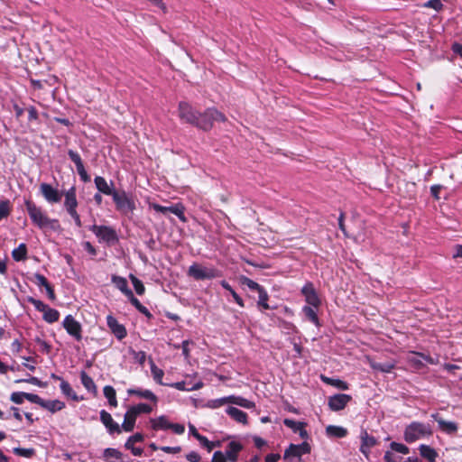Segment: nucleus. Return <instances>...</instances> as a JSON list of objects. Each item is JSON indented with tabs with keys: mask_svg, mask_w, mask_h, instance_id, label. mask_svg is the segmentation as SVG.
I'll use <instances>...</instances> for the list:
<instances>
[{
	"mask_svg": "<svg viewBox=\"0 0 462 462\" xmlns=\"http://www.w3.org/2000/svg\"><path fill=\"white\" fill-rule=\"evenodd\" d=\"M26 210L29 214L30 218L39 228L54 227V224L58 221L56 219L49 218L42 210L41 208L37 207L31 201L25 202Z\"/></svg>",
	"mask_w": 462,
	"mask_h": 462,
	"instance_id": "1",
	"label": "nucleus"
},
{
	"mask_svg": "<svg viewBox=\"0 0 462 462\" xmlns=\"http://www.w3.org/2000/svg\"><path fill=\"white\" fill-rule=\"evenodd\" d=\"M432 430L430 424L419 421H413L409 424L404 430V439L408 443H412L425 436H431Z\"/></svg>",
	"mask_w": 462,
	"mask_h": 462,
	"instance_id": "2",
	"label": "nucleus"
},
{
	"mask_svg": "<svg viewBox=\"0 0 462 462\" xmlns=\"http://www.w3.org/2000/svg\"><path fill=\"white\" fill-rule=\"evenodd\" d=\"M226 116L216 108H208L204 113H199L195 126L204 131L212 128L214 122H225Z\"/></svg>",
	"mask_w": 462,
	"mask_h": 462,
	"instance_id": "3",
	"label": "nucleus"
},
{
	"mask_svg": "<svg viewBox=\"0 0 462 462\" xmlns=\"http://www.w3.org/2000/svg\"><path fill=\"white\" fill-rule=\"evenodd\" d=\"M113 200L116 204V209L124 215L133 213L135 209V203L134 199L125 191H116L113 196Z\"/></svg>",
	"mask_w": 462,
	"mask_h": 462,
	"instance_id": "4",
	"label": "nucleus"
},
{
	"mask_svg": "<svg viewBox=\"0 0 462 462\" xmlns=\"http://www.w3.org/2000/svg\"><path fill=\"white\" fill-rule=\"evenodd\" d=\"M188 274L195 280H209L221 276V273L215 268H208L194 263L189 266Z\"/></svg>",
	"mask_w": 462,
	"mask_h": 462,
	"instance_id": "5",
	"label": "nucleus"
},
{
	"mask_svg": "<svg viewBox=\"0 0 462 462\" xmlns=\"http://www.w3.org/2000/svg\"><path fill=\"white\" fill-rule=\"evenodd\" d=\"M89 229L98 237L99 241L107 244H114L118 241L117 234L111 226L93 225Z\"/></svg>",
	"mask_w": 462,
	"mask_h": 462,
	"instance_id": "6",
	"label": "nucleus"
},
{
	"mask_svg": "<svg viewBox=\"0 0 462 462\" xmlns=\"http://www.w3.org/2000/svg\"><path fill=\"white\" fill-rule=\"evenodd\" d=\"M62 326L67 333L73 337L77 341L82 339V326L72 315H67L62 321Z\"/></svg>",
	"mask_w": 462,
	"mask_h": 462,
	"instance_id": "7",
	"label": "nucleus"
},
{
	"mask_svg": "<svg viewBox=\"0 0 462 462\" xmlns=\"http://www.w3.org/2000/svg\"><path fill=\"white\" fill-rule=\"evenodd\" d=\"M199 112L194 110L192 106L187 102H180L179 104V116L181 120L192 125H196Z\"/></svg>",
	"mask_w": 462,
	"mask_h": 462,
	"instance_id": "8",
	"label": "nucleus"
},
{
	"mask_svg": "<svg viewBox=\"0 0 462 462\" xmlns=\"http://www.w3.org/2000/svg\"><path fill=\"white\" fill-rule=\"evenodd\" d=\"M360 452L365 457V458H369L371 448L377 445V439L370 435L366 430L363 429L360 433Z\"/></svg>",
	"mask_w": 462,
	"mask_h": 462,
	"instance_id": "9",
	"label": "nucleus"
},
{
	"mask_svg": "<svg viewBox=\"0 0 462 462\" xmlns=\"http://www.w3.org/2000/svg\"><path fill=\"white\" fill-rule=\"evenodd\" d=\"M352 400V397L345 393H337L328 398V405L333 411H339L343 410L348 402Z\"/></svg>",
	"mask_w": 462,
	"mask_h": 462,
	"instance_id": "10",
	"label": "nucleus"
},
{
	"mask_svg": "<svg viewBox=\"0 0 462 462\" xmlns=\"http://www.w3.org/2000/svg\"><path fill=\"white\" fill-rule=\"evenodd\" d=\"M301 293L305 297V300L308 303L307 306H311L314 308H319L320 306V299L312 283H307L304 285L301 289Z\"/></svg>",
	"mask_w": 462,
	"mask_h": 462,
	"instance_id": "11",
	"label": "nucleus"
},
{
	"mask_svg": "<svg viewBox=\"0 0 462 462\" xmlns=\"http://www.w3.org/2000/svg\"><path fill=\"white\" fill-rule=\"evenodd\" d=\"M106 324L111 332L115 335V337L118 340L124 339L126 335L127 331L124 325L120 324L117 319L113 317L112 315H108L106 317Z\"/></svg>",
	"mask_w": 462,
	"mask_h": 462,
	"instance_id": "12",
	"label": "nucleus"
},
{
	"mask_svg": "<svg viewBox=\"0 0 462 462\" xmlns=\"http://www.w3.org/2000/svg\"><path fill=\"white\" fill-rule=\"evenodd\" d=\"M41 193L49 203H58L61 199V194L51 184L42 183L40 186Z\"/></svg>",
	"mask_w": 462,
	"mask_h": 462,
	"instance_id": "13",
	"label": "nucleus"
},
{
	"mask_svg": "<svg viewBox=\"0 0 462 462\" xmlns=\"http://www.w3.org/2000/svg\"><path fill=\"white\" fill-rule=\"evenodd\" d=\"M431 418L438 422L439 430L448 435H454L458 430V426L454 421H447L441 418L439 413L431 414Z\"/></svg>",
	"mask_w": 462,
	"mask_h": 462,
	"instance_id": "14",
	"label": "nucleus"
},
{
	"mask_svg": "<svg viewBox=\"0 0 462 462\" xmlns=\"http://www.w3.org/2000/svg\"><path fill=\"white\" fill-rule=\"evenodd\" d=\"M100 420L106 426L110 434L121 433V428L119 424L114 421L111 414L106 411L105 410H102L100 411Z\"/></svg>",
	"mask_w": 462,
	"mask_h": 462,
	"instance_id": "15",
	"label": "nucleus"
},
{
	"mask_svg": "<svg viewBox=\"0 0 462 462\" xmlns=\"http://www.w3.org/2000/svg\"><path fill=\"white\" fill-rule=\"evenodd\" d=\"M310 452V446L307 442H303L300 445L291 444L290 447L285 450L284 458L290 456L300 457L303 454Z\"/></svg>",
	"mask_w": 462,
	"mask_h": 462,
	"instance_id": "16",
	"label": "nucleus"
},
{
	"mask_svg": "<svg viewBox=\"0 0 462 462\" xmlns=\"http://www.w3.org/2000/svg\"><path fill=\"white\" fill-rule=\"evenodd\" d=\"M283 424L292 430L293 432L298 433L301 439H308L309 434L305 430L306 423L296 421L291 419H284Z\"/></svg>",
	"mask_w": 462,
	"mask_h": 462,
	"instance_id": "17",
	"label": "nucleus"
},
{
	"mask_svg": "<svg viewBox=\"0 0 462 462\" xmlns=\"http://www.w3.org/2000/svg\"><path fill=\"white\" fill-rule=\"evenodd\" d=\"M64 207L67 212L75 210L78 207L76 188L71 187L65 192Z\"/></svg>",
	"mask_w": 462,
	"mask_h": 462,
	"instance_id": "18",
	"label": "nucleus"
},
{
	"mask_svg": "<svg viewBox=\"0 0 462 462\" xmlns=\"http://www.w3.org/2000/svg\"><path fill=\"white\" fill-rule=\"evenodd\" d=\"M96 188L100 193L105 195L113 196V194L116 191L112 188L113 182L108 184L105 178L101 176H97L94 180Z\"/></svg>",
	"mask_w": 462,
	"mask_h": 462,
	"instance_id": "19",
	"label": "nucleus"
},
{
	"mask_svg": "<svg viewBox=\"0 0 462 462\" xmlns=\"http://www.w3.org/2000/svg\"><path fill=\"white\" fill-rule=\"evenodd\" d=\"M243 446L241 443L237 441H231L228 443L226 450V456L228 460L231 462H236L238 457V453L242 450Z\"/></svg>",
	"mask_w": 462,
	"mask_h": 462,
	"instance_id": "20",
	"label": "nucleus"
},
{
	"mask_svg": "<svg viewBox=\"0 0 462 462\" xmlns=\"http://www.w3.org/2000/svg\"><path fill=\"white\" fill-rule=\"evenodd\" d=\"M226 412L236 422L242 424L247 423V414L243 411L236 407L229 406L226 409Z\"/></svg>",
	"mask_w": 462,
	"mask_h": 462,
	"instance_id": "21",
	"label": "nucleus"
},
{
	"mask_svg": "<svg viewBox=\"0 0 462 462\" xmlns=\"http://www.w3.org/2000/svg\"><path fill=\"white\" fill-rule=\"evenodd\" d=\"M136 418L137 414L134 413L132 408L130 407L124 417V422L122 424L123 430L127 432L133 431Z\"/></svg>",
	"mask_w": 462,
	"mask_h": 462,
	"instance_id": "22",
	"label": "nucleus"
},
{
	"mask_svg": "<svg viewBox=\"0 0 462 462\" xmlns=\"http://www.w3.org/2000/svg\"><path fill=\"white\" fill-rule=\"evenodd\" d=\"M112 282L116 287L120 290L126 297L132 296L133 291L128 288V283L125 278L113 275Z\"/></svg>",
	"mask_w": 462,
	"mask_h": 462,
	"instance_id": "23",
	"label": "nucleus"
},
{
	"mask_svg": "<svg viewBox=\"0 0 462 462\" xmlns=\"http://www.w3.org/2000/svg\"><path fill=\"white\" fill-rule=\"evenodd\" d=\"M420 456L429 462H435L438 457L437 451L430 446L421 444L419 447Z\"/></svg>",
	"mask_w": 462,
	"mask_h": 462,
	"instance_id": "24",
	"label": "nucleus"
},
{
	"mask_svg": "<svg viewBox=\"0 0 462 462\" xmlns=\"http://www.w3.org/2000/svg\"><path fill=\"white\" fill-rule=\"evenodd\" d=\"M326 434L330 438H345L347 435V430L336 425H328L326 428Z\"/></svg>",
	"mask_w": 462,
	"mask_h": 462,
	"instance_id": "25",
	"label": "nucleus"
},
{
	"mask_svg": "<svg viewBox=\"0 0 462 462\" xmlns=\"http://www.w3.org/2000/svg\"><path fill=\"white\" fill-rule=\"evenodd\" d=\"M318 309L319 308H314L311 306H304L302 308V312L309 321L312 322L315 326L319 327V319L317 315Z\"/></svg>",
	"mask_w": 462,
	"mask_h": 462,
	"instance_id": "26",
	"label": "nucleus"
},
{
	"mask_svg": "<svg viewBox=\"0 0 462 462\" xmlns=\"http://www.w3.org/2000/svg\"><path fill=\"white\" fill-rule=\"evenodd\" d=\"M229 403L236 404L237 406L246 408V409H253L255 407V404L254 402L245 399L241 396H236V395H229Z\"/></svg>",
	"mask_w": 462,
	"mask_h": 462,
	"instance_id": "27",
	"label": "nucleus"
},
{
	"mask_svg": "<svg viewBox=\"0 0 462 462\" xmlns=\"http://www.w3.org/2000/svg\"><path fill=\"white\" fill-rule=\"evenodd\" d=\"M127 393L129 395H138L142 398L152 401L153 402H157L156 395L150 390L128 389Z\"/></svg>",
	"mask_w": 462,
	"mask_h": 462,
	"instance_id": "28",
	"label": "nucleus"
},
{
	"mask_svg": "<svg viewBox=\"0 0 462 462\" xmlns=\"http://www.w3.org/2000/svg\"><path fill=\"white\" fill-rule=\"evenodd\" d=\"M320 378H321L322 382H324L325 383L332 385L337 389H340L343 391L348 389V383L342 380L327 377L325 375H321Z\"/></svg>",
	"mask_w": 462,
	"mask_h": 462,
	"instance_id": "29",
	"label": "nucleus"
},
{
	"mask_svg": "<svg viewBox=\"0 0 462 462\" xmlns=\"http://www.w3.org/2000/svg\"><path fill=\"white\" fill-rule=\"evenodd\" d=\"M80 380L81 383L84 385V387L91 393L97 392V386L93 381V379L85 372L82 371L80 373Z\"/></svg>",
	"mask_w": 462,
	"mask_h": 462,
	"instance_id": "30",
	"label": "nucleus"
},
{
	"mask_svg": "<svg viewBox=\"0 0 462 462\" xmlns=\"http://www.w3.org/2000/svg\"><path fill=\"white\" fill-rule=\"evenodd\" d=\"M42 407L44 409H47L48 411H50L51 412H55V411L62 410L65 407V403L59 400L43 401V404Z\"/></svg>",
	"mask_w": 462,
	"mask_h": 462,
	"instance_id": "31",
	"label": "nucleus"
},
{
	"mask_svg": "<svg viewBox=\"0 0 462 462\" xmlns=\"http://www.w3.org/2000/svg\"><path fill=\"white\" fill-rule=\"evenodd\" d=\"M43 313V319L48 323L56 322L60 318V313L57 310L46 307Z\"/></svg>",
	"mask_w": 462,
	"mask_h": 462,
	"instance_id": "32",
	"label": "nucleus"
},
{
	"mask_svg": "<svg viewBox=\"0 0 462 462\" xmlns=\"http://www.w3.org/2000/svg\"><path fill=\"white\" fill-rule=\"evenodd\" d=\"M123 457V454L116 448H107L103 452V458L106 461L112 459L119 460Z\"/></svg>",
	"mask_w": 462,
	"mask_h": 462,
	"instance_id": "33",
	"label": "nucleus"
},
{
	"mask_svg": "<svg viewBox=\"0 0 462 462\" xmlns=\"http://www.w3.org/2000/svg\"><path fill=\"white\" fill-rule=\"evenodd\" d=\"M27 247L25 244H20L19 246L13 250L12 256L14 260L19 262L26 259Z\"/></svg>",
	"mask_w": 462,
	"mask_h": 462,
	"instance_id": "34",
	"label": "nucleus"
},
{
	"mask_svg": "<svg viewBox=\"0 0 462 462\" xmlns=\"http://www.w3.org/2000/svg\"><path fill=\"white\" fill-rule=\"evenodd\" d=\"M152 427L153 430H166L170 428L171 422H169L164 416H160L157 419L151 420Z\"/></svg>",
	"mask_w": 462,
	"mask_h": 462,
	"instance_id": "35",
	"label": "nucleus"
},
{
	"mask_svg": "<svg viewBox=\"0 0 462 462\" xmlns=\"http://www.w3.org/2000/svg\"><path fill=\"white\" fill-rule=\"evenodd\" d=\"M103 392L105 397L108 400L109 404L113 407H116L117 401L115 389L110 385H106L104 387Z\"/></svg>",
	"mask_w": 462,
	"mask_h": 462,
	"instance_id": "36",
	"label": "nucleus"
},
{
	"mask_svg": "<svg viewBox=\"0 0 462 462\" xmlns=\"http://www.w3.org/2000/svg\"><path fill=\"white\" fill-rule=\"evenodd\" d=\"M169 212L176 215L180 221L186 222V217L184 215V207L180 203L174 204L169 207Z\"/></svg>",
	"mask_w": 462,
	"mask_h": 462,
	"instance_id": "37",
	"label": "nucleus"
},
{
	"mask_svg": "<svg viewBox=\"0 0 462 462\" xmlns=\"http://www.w3.org/2000/svg\"><path fill=\"white\" fill-rule=\"evenodd\" d=\"M202 385H203V383L200 382L197 383L191 386L187 385V383L185 382H177V383H173L171 386L180 391L189 392V391L199 390L202 387Z\"/></svg>",
	"mask_w": 462,
	"mask_h": 462,
	"instance_id": "38",
	"label": "nucleus"
},
{
	"mask_svg": "<svg viewBox=\"0 0 462 462\" xmlns=\"http://www.w3.org/2000/svg\"><path fill=\"white\" fill-rule=\"evenodd\" d=\"M257 292L259 294L258 301H257L258 306L262 307L264 310L271 309V307L267 303L269 296H268L267 291L264 290V288L262 287Z\"/></svg>",
	"mask_w": 462,
	"mask_h": 462,
	"instance_id": "39",
	"label": "nucleus"
},
{
	"mask_svg": "<svg viewBox=\"0 0 462 462\" xmlns=\"http://www.w3.org/2000/svg\"><path fill=\"white\" fill-rule=\"evenodd\" d=\"M150 365H151V372H152L154 381H156L160 384H162V380L164 375L163 371L162 369H160L159 367H157L152 359L150 360Z\"/></svg>",
	"mask_w": 462,
	"mask_h": 462,
	"instance_id": "40",
	"label": "nucleus"
},
{
	"mask_svg": "<svg viewBox=\"0 0 462 462\" xmlns=\"http://www.w3.org/2000/svg\"><path fill=\"white\" fill-rule=\"evenodd\" d=\"M395 365L391 362L385 363H374L372 365L373 369L383 372V373H390L394 368Z\"/></svg>",
	"mask_w": 462,
	"mask_h": 462,
	"instance_id": "41",
	"label": "nucleus"
},
{
	"mask_svg": "<svg viewBox=\"0 0 462 462\" xmlns=\"http://www.w3.org/2000/svg\"><path fill=\"white\" fill-rule=\"evenodd\" d=\"M227 403H229V396L210 400L208 402L207 406L211 409H217Z\"/></svg>",
	"mask_w": 462,
	"mask_h": 462,
	"instance_id": "42",
	"label": "nucleus"
},
{
	"mask_svg": "<svg viewBox=\"0 0 462 462\" xmlns=\"http://www.w3.org/2000/svg\"><path fill=\"white\" fill-rule=\"evenodd\" d=\"M128 299L130 300V302L143 314L146 316H150V312L146 307H144L137 298L134 296L132 293V296H128Z\"/></svg>",
	"mask_w": 462,
	"mask_h": 462,
	"instance_id": "43",
	"label": "nucleus"
},
{
	"mask_svg": "<svg viewBox=\"0 0 462 462\" xmlns=\"http://www.w3.org/2000/svg\"><path fill=\"white\" fill-rule=\"evenodd\" d=\"M60 386L63 394H65L68 397H71L74 400L77 399L76 393H74V391L72 390L71 386L68 382L61 380Z\"/></svg>",
	"mask_w": 462,
	"mask_h": 462,
	"instance_id": "44",
	"label": "nucleus"
},
{
	"mask_svg": "<svg viewBox=\"0 0 462 462\" xmlns=\"http://www.w3.org/2000/svg\"><path fill=\"white\" fill-rule=\"evenodd\" d=\"M11 212L9 200L0 201V221L6 218Z\"/></svg>",
	"mask_w": 462,
	"mask_h": 462,
	"instance_id": "45",
	"label": "nucleus"
},
{
	"mask_svg": "<svg viewBox=\"0 0 462 462\" xmlns=\"http://www.w3.org/2000/svg\"><path fill=\"white\" fill-rule=\"evenodd\" d=\"M196 439L199 441V443L205 447L208 451H211L215 447L218 446L219 443H215L212 441H209L205 436L202 435H196Z\"/></svg>",
	"mask_w": 462,
	"mask_h": 462,
	"instance_id": "46",
	"label": "nucleus"
},
{
	"mask_svg": "<svg viewBox=\"0 0 462 462\" xmlns=\"http://www.w3.org/2000/svg\"><path fill=\"white\" fill-rule=\"evenodd\" d=\"M130 279L134 285V288L138 295H143L144 293L145 288L143 282L136 278L134 275L131 274Z\"/></svg>",
	"mask_w": 462,
	"mask_h": 462,
	"instance_id": "47",
	"label": "nucleus"
},
{
	"mask_svg": "<svg viewBox=\"0 0 462 462\" xmlns=\"http://www.w3.org/2000/svg\"><path fill=\"white\" fill-rule=\"evenodd\" d=\"M240 281L243 285L247 286L252 291H258L263 287L260 284H258L256 282H254L245 276L241 277Z\"/></svg>",
	"mask_w": 462,
	"mask_h": 462,
	"instance_id": "48",
	"label": "nucleus"
},
{
	"mask_svg": "<svg viewBox=\"0 0 462 462\" xmlns=\"http://www.w3.org/2000/svg\"><path fill=\"white\" fill-rule=\"evenodd\" d=\"M131 408L137 416L141 413H150L152 411V407L146 403H139L138 405L131 406Z\"/></svg>",
	"mask_w": 462,
	"mask_h": 462,
	"instance_id": "49",
	"label": "nucleus"
},
{
	"mask_svg": "<svg viewBox=\"0 0 462 462\" xmlns=\"http://www.w3.org/2000/svg\"><path fill=\"white\" fill-rule=\"evenodd\" d=\"M13 452L20 457H32L35 454L33 448H14Z\"/></svg>",
	"mask_w": 462,
	"mask_h": 462,
	"instance_id": "50",
	"label": "nucleus"
},
{
	"mask_svg": "<svg viewBox=\"0 0 462 462\" xmlns=\"http://www.w3.org/2000/svg\"><path fill=\"white\" fill-rule=\"evenodd\" d=\"M143 440V436L141 433H135L133 436L129 437L126 440L125 447V448H132L135 442H141Z\"/></svg>",
	"mask_w": 462,
	"mask_h": 462,
	"instance_id": "51",
	"label": "nucleus"
},
{
	"mask_svg": "<svg viewBox=\"0 0 462 462\" xmlns=\"http://www.w3.org/2000/svg\"><path fill=\"white\" fill-rule=\"evenodd\" d=\"M391 448L395 451L402 454H408L410 452V449L407 446L397 443V442H392L390 445Z\"/></svg>",
	"mask_w": 462,
	"mask_h": 462,
	"instance_id": "52",
	"label": "nucleus"
},
{
	"mask_svg": "<svg viewBox=\"0 0 462 462\" xmlns=\"http://www.w3.org/2000/svg\"><path fill=\"white\" fill-rule=\"evenodd\" d=\"M28 301L30 303H32L38 311H41V312H43L44 310H46V307L48 306L47 304H45L42 300H36V299H34L32 297L28 298Z\"/></svg>",
	"mask_w": 462,
	"mask_h": 462,
	"instance_id": "53",
	"label": "nucleus"
},
{
	"mask_svg": "<svg viewBox=\"0 0 462 462\" xmlns=\"http://www.w3.org/2000/svg\"><path fill=\"white\" fill-rule=\"evenodd\" d=\"M423 7L432 8L436 11H439L442 9L443 5L441 4L440 0H430L423 4Z\"/></svg>",
	"mask_w": 462,
	"mask_h": 462,
	"instance_id": "54",
	"label": "nucleus"
},
{
	"mask_svg": "<svg viewBox=\"0 0 462 462\" xmlns=\"http://www.w3.org/2000/svg\"><path fill=\"white\" fill-rule=\"evenodd\" d=\"M25 399L28 400L29 402H32V403H35V404H38L40 405L41 407L42 406L43 404V399H42L39 395L37 394H34V393H25Z\"/></svg>",
	"mask_w": 462,
	"mask_h": 462,
	"instance_id": "55",
	"label": "nucleus"
},
{
	"mask_svg": "<svg viewBox=\"0 0 462 462\" xmlns=\"http://www.w3.org/2000/svg\"><path fill=\"white\" fill-rule=\"evenodd\" d=\"M23 395H25L24 392H15L11 394L10 400L16 404H22L25 399Z\"/></svg>",
	"mask_w": 462,
	"mask_h": 462,
	"instance_id": "56",
	"label": "nucleus"
},
{
	"mask_svg": "<svg viewBox=\"0 0 462 462\" xmlns=\"http://www.w3.org/2000/svg\"><path fill=\"white\" fill-rule=\"evenodd\" d=\"M32 281L38 286H43L44 288L49 284V282L47 281V279L41 273H34Z\"/></svg>",
	"mask_w": 462,
	"mask_h": 462,
	"instance_id": "57",
	"label": "nucleus"
},
{
	"mask_svg": "<svg viewBox=\"0 0 462 462\" xmlns=\"http://www.w3.org/2000/svg\"><path fill=\"white\" fill-rule=\"evenodd\" d=\"M77 168V171L79 173V175L80 176V179L84 181V182H88L90 180V177L89 175L88 174L87 171L85 170V167H84V164H80L79 165Z\"/></svg>",
	"mask_w": 462,
	"mask_h": 462,
	"instance_id": "58",
	"label": "nucleus"
},
{
	"mask_svg": "<svg viewBox=\"0 0 462 462\" xmlns=\"http://www.w3.org/2000/svg\"><path fill=\"white\" fill-rule=\"evenodd\" d=\"M22 382L29 383H32L33 385H37L40 387H42L44 385L42 381H40L37 377H34V376H30L27 379H18L15 381L16 383H22Z\"/></svg>",
	"mask_w": 462,
	"mask_h": 462,
	"instance_id": "59",
	"label": "nucleus"
},
{
	"mask_svg": "<svg viewBox=\"0 0 462 462\" xmlns=\"http://www.w3.org/2000/svg\"><path fill=\"white\" fill-rule=\"evenodd\" d=\"M68 155L70 158V160L75 163L76 167L82 164L83 162L79 156V154L72 150H69Z\"/></svg>",
	"mask_w": 462,
	"mask_h": 462,
	"instance_id": "60",
	"label": "nucleus"
},
{
	"mask_svg": "<svg viewBox=\"0 0 462 462\" xmlns=\"http://www.w3.org/2000/svg\"><path fill=\"white\" fill-rule=\"evenodd\" d=\"M227 457L226 456V454H224L223 452L221 451H216L214 454H213V457H212V460L211 462H226L227 461Z\"/></svg>",
	"mask_w": 462,
	"mask_h": 462,
	"instance_id": "61",
	"label": "nucleus"
},
{
	"mask_svg": "<svg viewBox=\"0 0 462 462\" xmlns=\"http://www.w3.org/2000/svg\"><path fill=\"white\" fill-rule=\"evenodd\" d=\"M134 359L140 364L143 365L146 359V354L143 351L133 352Z\"/></svg>",
	"mask_w": 462,
	"mask_h": 462,
	"instance_id": "62",
	"label": "nucleus"
},
{
	"mask_svg": "<svg viewBox=\"0 0 462 462\" xmlns=\"http://www.w3.org/2000/svg\"><path fill=\"white\" fill-rule=\"evenodd\" d=\"M160 449L165 453L177 454V453L180 452L181 448L179 446H177V447L163 446V447H161Z\"/></svg>",
	"mask_w": 462,
	"mask_h": 462,
	"instance_id": "63",
	"label": "nucleus"
},
{
	"mask_svg": "<svg viewBox=\"0 0 462 462\" xmlns=\"http://www.w3.org/2000/svg\"><path fill=\"white\" fill-rule=\"evenodd\" d=\"M169 429L172 430L176 434H182L185 431L184 426L179 423H171Z\"/></svg>",
	"mask_w": 462,
	"mask_h": 462,
	"instance_id": "64",
	"label": "nucleus"
}]
</instances>
